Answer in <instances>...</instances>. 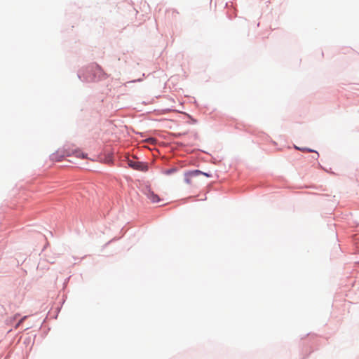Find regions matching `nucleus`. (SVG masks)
<instances>
[{"instance_id":"39448f33","label":"nucleus","mask_w":359,"mask_h":359,"mask_svg":"<svg viewBox=\"0 0 359 359\" xmlns=\"http://www.w3.org/2000/svg\"><path fill=\"white\" fill-rule=\"evenodd\" d=\"M295 149H298L299 151H307V152H313L314 151L313 150L308 149V148H304V147L301 148V147H298L297 146H295Z\"/></svg>"},{"instance_id":"423d86ee","label":"nucleus","mask_w":359,"mask_h":359,"mask_svg":"<svg viewBox=\"0 0 359 359\" xmlns=\"http://www.w3.org/2000/svg\"><path fill=\"white\" fill-rule=\"evenodd\" d=\"M175 170H176L175 168H170V169H168V170H163V172L166 174V175H170V174L173 173L174 172H175Z\"/></svg>"},{"instance_id":"f03ea898","label":"nucleus","mask_w":359,"mask_h":359,"mask_svg":"<svg viewBox=\"0 0 359 359\" xmlns=\"http://www.w3.org/2000/svg\"><path fill=\"white\" fill-rule=\"evenodd\" d=\"M200 175H205L209 177V175H208L206 173H203V172H201L200 170H196L186 172L185 175H184L185 176L184 180L187 184H190L191 183V179L193 177H197Z\"/></svg>"},{"instance_id":"f257e3e1","label":"nucleus","mask_w":359,"mask_h":359,"mask_svg":"<svg viewBox=\"0 0 359 359\" xmlns=\"http://www.w3.org/2000/svg\"><path fill=\"white\" fill-rule=\"evenodd\" d=\"M127 164L133 170L138 171H147L148 170V165L146 163L140 161L135 156L127 158Z\"/></svg>"},{"instance_id":"1a4fd4ad","label":"nucleus","mask_w":359,"mask_h":359,"mask_svg":"<svg viewBox=\"0 0 359 359\" xmlns=\"http://www.w3.org/2000/svg\"><path fill=\"white\" fill-rule=\"evenodd\" d=\"M317 157H318V153L316 152Z\"/></svg>"},{"instance_id":"7ed1b4c3","label":"nucleus","mask_w":359,"mask_h":359,"mask_svg":"<svg viewBox=\"0 0 359 359\" xmlns=\"http://www.w3.org/2000/svg\"><path fill=\"white\" fill-rule=\"evenodd\" d=\"M74 155L76 157H79V158H86V156L85 154H83L81 151L80 150H74V151H72L71 154H68L67 155L69 156V155Z\"/></svg>"},{"instance_id":"0eeeda50","label":"nucleus","mask_w":359,"mask_h":359,"mask_svg":"<svg viewBox=\"0 0 359 359\" xmlns=\"http://www.w3.org/2000/svg\"><path fill=\"white\" fill-rule=\"evenodd\" d=\"M148 142H150L151 144L154 145L156 144V140L154 138H150L148 140Z\"/></svg>"},{"instance_id":"6e6552de","label":"nucleus","mask_w":359,"mask_h":359,"mask_svg":"<svg viewBox=\"0 0 359 359\" xmlns=\"http://www.w3.org/2000/svg\"><path fill=\"white\" fill-rule=\"evenodd\" d=\"M26 318V317H23L21 318V320L19 321V323L17 324L16 327H18L19 325Z\"/></svg>"},{"instance_id":"20e7f679","label":"nucleus","mask_w":359,"mask_h":359,"mask_svg":"<svg viewBox=\"0 0 359 359\" xmlns=\"http://www.w3.org/2000/svg\"><path fill=\"white\" fill-rule=\"evenodd\" d=\"M146 194L147 195L148 198L153 203L156 201V196L154 194V192L151 191L149 189H147L146 191Z\"/></svg>"}]
</instances>
